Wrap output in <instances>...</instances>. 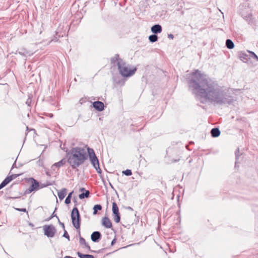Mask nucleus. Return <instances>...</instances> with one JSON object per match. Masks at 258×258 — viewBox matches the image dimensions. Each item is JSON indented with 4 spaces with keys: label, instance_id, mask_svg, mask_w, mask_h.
<instances>
[{
    "label": "nucleus",
    "instance_id": "nucleus-1",
    "mask_svg": "<svg viewBox=\"0 0 258 258\" xmlns=\"http://www.w3.org/2000/svg\"><path fill=\"white\" fill-rule=\"evenodd\" d=\"M89 157L90 162L98 173H101L98 159L94 150L87 146L73 148L69 153L68 161L72 168L75 169L83 164Z\"/></svg>",
    "mask_w": 258,
    "mask_h": 258
},
{
    "label": "nucleus",
    "instance_id": "nucleus-2",
    "mask_svg": "<svg viewBox=\"0 0 258 258\" xmlns=\"http://www.w3.org/2000/svg\"><path fill=\"white\" fill-rule=\"evenodd\" d=\"M190 86L196 90L199 95L206 99H209V95L213 93V87L209 79L198 70L191 75Z\"/></svg>",
    "mask_w": 258,
    "mask_h": 258
},
{
    "label": "nucleus",
    "instance_id": "nucleus-3",
    "mask_svg": "<svg viewBox=\"0 0 258 258\" xmlns=\"http://www.w3.org/2000/svg\"><path fill=\"white\" fill-rule=\"evenodd\" d=\"M118 69L120 74L123 77H129L134 75L136 68H130L122 60H119L117 62Z\"/></svg>",
    "mask_w": 258,
    "mask_h": 258
},
{
    "label": "nucleus",
    "instance_id": "nucleus-4",
    "mask_svg": "<svg viewBox=\"0 0 258 258\" xmlns=\"http://www.w3.org/2000/svg\"><path fill=\"white\" fill-rule=\"evenodd\" d=\"M71 218L74 226L77 229L80 228V217L78 209L77 208H74L71 213Z\"/></svg>",
    "mask_w": 258,
    "mask_h": 258
},
{
    "label": "nucleus",
    "instance_id": "nucleus-5",
    "mask_svg": "<svg viewBox=\"0 0 258 258\" xmlns=\"http://www.w3.org/2000/svg\"><path fill=\"white\" fill-rule=\"evenodd\" d=\"M44 233L48 237H53L56 232L55 227L52 225H46L43 226Z\"/></svg>",
    "mask_w": 258,
    "mask_h": 258
},
{
    "label": "nucleus",
    "instance_id": "nucleus-6",
    "mask_svg": "<svg viewBox=\"0 0 258 258\" xmlns=\"http://www.w3.org/2000/svg\"><path fill=\"white\" fill-rule=\"evenodd\" d=\"M112 212L114 214L113 219L115 222L119 223L120 220L119 209L117 204L115 202L112 203Z\"/></svg>",
    "mask_w": 258,
    "mask_h": 258
},
{
    "label": "nucleus",
    "instance_id": "nucleus-7",
    "mask_svg": "<svg viewBox=\"0 0 258 258\" xmlns=\"http://www.w3.org/2000/svg\"><path fill=\"white\" fill-rule=\"evenodd\" d=\"M20 174H12L7 177L5 180L0 184V189L7 185L13 179L16 178Z\"/></svg>",
    "mask_w": 258,
    "mask_h": 258
},
{
    "label": "nucleus",
    "instance_id": "nucleus-8",
    "mask_svg": "<svg viewBox=\"0 0 258 258\" xmlns=\"http://www.w3.org/2000/svg\"><path fill=\"white\" fill-rule=\"evenodd\" d=\"M31 181V185L29 188V191L30 192L37 190L39 188V184L38 181H37L35 179L33 178H31L30 179Z\"/></svg>",
    "mask_w": 258,
    "mask_h": 258
},
{
    "label": "nucleus",
    "instance_id": "nucleus-9",
    "mask_svg": "<svg viewBox=\"0 0 258 258\" xmlns=\"http://www.w3.org/2000/svg\"><path fill=\"white\" fill-rule=\"evenodd\" d=\"M102 224L106 228H110L112 226L111 220L107 217H104L102 218Z\"/></svg>",
    "mask_w": 258,
    "mask_h": 258
},
{
    "label": "nucleus",
    "instance_id": "nucleus-10",
    "mask_svg": "<svg viewBox=\"0 0 258 258\" xmlns=\"http://www.w3.org/2000/svg\"><path fill=\"white\" fill-rule=\"evenodd\" d=\"M93 107L98 111H102L104 109V104L101 101H95L93 103Z\"/></svg>",
    "mask_w": 258,
    "mask_h": 258
},
{
    "label": "nucleus",
    "instance_id": "nucleus-11",
    "mask_svg": "<svg viewBox=\"0 0 258 258\" xmlns=\"http://www.w3.org/2000/svg\"><path fill=\"white\" fill-rule=\"evenodd\" d=\"M101 237L100 233L98 231H95L92 233L91 238L93 241L97 242L101 238Z\"/></svg>",
    "mask_w": 258,
    "mask_h": 258
},
{
    "label": "nucleus",
    "instance_id": "nucleus-12",
    "mask_svg": "<svg viewBox=\"0 0 258 258\" xmlns=\"http://www.w3.org/2000/svg\"><path fill=\"white\" fill-rule=\"evenodd\" d=\"M151 31L154 33H160L162 32V27L159 25H155L152 27Z\"/></svg>",
    "mask_w": 258,
    "mask_h": 258
},
{
    "label": "nucleus",
    "instance_id": "nucleus-13",
    "mask_svg": "<svg viewBox=\"0 0 258 258\" xmlns=\"http://www.w3.org/2000/svg\"><path fill=\"white\" fill-rule=\"evenodd\" d=\"M79 242L81 245L83 246L84 248H87L88 250H90V246L86 242V240L84 238L80 237Z\"/></svg>",
    "mask_w": 258,
    "mask_h": 258
},
{
    "label": "nucleus",
    "instance_id": "nucleus-14",
    "mask_svg": "<svg viewBox=\"0 0 258 258\" xmlns=\"http://www.w3.org/2000/svg\"><path fill=\"white\" fill-rule=\"evenodd\" d=\"M240 59L244 62H246L249 59V53L241 52L239 55Z\"/></svg>",
    "mask_w": 258,
    "mask_h": 258
},
{
    "label": "nucleus",
    "instance_id": "nucleus-15",
    "mask_svg": "<svg viewBox=\"0 0 258 258\" xmlns=\"http://www.w3.org/2000/svg\"><path fill=\"white\" fill-rule=\"evenodd\" d=\"M67 195V189L63 188L59 191L57 193L58 197L60 200L64 199Z\"/></svg>",
    "mask_w": 258,
    "mask_h": 258
},
{
    "label": "nucleus",
    "instance_id": "nucleus-16",
    "mask_svg": "<svg viewBox=\"0 0 258 258\" xmlns=\"http://www.w3.org/2000/svg\"><path fill=\"white\" fill-rule=\"evenodd\" d=\"M211 133L213 137H217L220 135V132L218 128H214L211 130Z\"/></svg>",
    "mask_w": 258,
    "mask_h": 258
},
{
    "label": "nucleus",
    "instance_id": "nucleus-17",
    "mask_svg": "<svg viewBox=\"0 0 258 258\" xmlns=\"http://www.w3.org/2000/svg\"><path fill=\"white\" fill-rule=\"evenodd\" d=\"M247 52L249 53V59L252 58L258 61V56L253 52L247 50Z\"/></svg>",
    "mask_w": 258,
    "mask_h": 258
},
{
    "label": "nucleus",
    "instance_id": "nucleus-18",
    "mask_svg": "<svg viewBox=\"0 0 258 258\" xmlns=\"http://www.w3.org/2000/svg\"><path fill=\"white\" fill-rule=\"evenodd\" d=\"M234 47V43L230 39H227V48L232 49Z\"/></svg>",
    "mask_w": 258,
    "mask_h": 258
},
{
    "label": "nucleus",
    "instance_id": "nucleus-19",
    "mask_svg": "<svg viewBox=\"0 0 258 258\" xmlns=\"http://www.w3.org/2000/svg\"><path fill=\"white\" fill-rule=\"evenodd\" d=\"M77 254L80 258H94V256L92 255L84 254L80 252H78Z\"/></svg>",
    "mask_w": 258,
    "mask_h": 258
},
{
    "label": "nucleus",
    "instance_id": "nucleus-20",
    "mask_svg": "<svg viewBox=\"0 0 258 258\" xmlns=\"http://www.w3.org/2000/svg\"><path fill=\"white\" fill-rule=\"evenodd\" d=\"M66 161L64 159L61 160L60 161L55 163L53 164V166H56L57 167H60L65 164Z\"/></svg>",
    "mask_w": 258,
    "mask_h": 258
},
{
    "label": "nucleus",
    "instance_id": "nucleus-21",
    "mask_svg": "<svg viewBox=\"0 0 258 258\" xmlns=\"http://www.w3.org/2000/svg\"><path fill=\"white\" fill-rule=\"evenodd\" d=\"M90 192L89 190H86L85 193H82L79 195V197L80 199H83L85 198H88L89 196Z\"/></svg>",
    "mask_w": 258,
    "mask_h": 258
},
{
    "label": "nucleus",
    "instance_id": "nucleus-22",
    "mask_svg": "<svg viewBox=\"0 0 258 258\" xmlns=\"http://www.w3.org/2000/svg\"><path fill=\"white\" fill-rule=\"evenodd\" d=\"M102 209V206L100 205H96L93 208V214L96 215L97 213L98 210H101Z\"/></svg>",
    "mask_w": 258,
    "mask_h": 258
},
{
    "label": "nucleus",
    "instance_id": "nucleus-23",
    "mask_svg": "<svg viewBox=\"0 0 258 258\" xmlns=\"http://www.w3.org/2000/svg\"><path fill=\"white\" fill-rule=\"evenodd\" d=\"M149 39L151 42H154L157 41L158 37L156 35H152L149 36Z\"/></svg>",
    "mask_w": 258,
    "mask_h": 258
},
{
    "label": "nucleus",
    "instance_id": "nucleus-24",
    "mask_svg": "<svg viewBox=\"0 0 258 258\" xmlns=\"http://www.w3.org/2000/svg\"><path fill=\"white\" fill-rule=\"evenodd\" d=\"M122 173L127 176H130L132 174V171L130 169H126L122 171Z\"/></svg>",
    "mask_w": 258,
    "mask_h": 258
},
{
    "label": "nucleus",
    "instance_id": "nucleus-25",
    "mask_svg": "<svg viewBox=\"0 0 258 258\" xmlns=\"http://www.w3.org/2000/svg\"><path fill=\"white\" fill-rule=\"evenodd\" d=\"M233 99H232L231 97H229L228 98H227V103L229 104V105L231 104V103H232L233 102Z\"/></svg>",
    "mask_w": 258,
    "mask_h": 258
},
{
    "label": "nucleus",
    "instance_id": "nucleus-26",
    "mask_svg": "<svg viewBox=\"0 0 258 258\" xmlns=\"http://www.w3.org/2000/svg\"><path fill=\"white\" fill-rule=\"evenodd\" d=\"M239 152V149H237V150L235 152V157H236V162H235V165L237 164V159H238V153Z\"/></svg>",
    "mask_w": 258,
    "mask_h": 258
},
{
    "label": "nucleus",
    "instance_id": "nucleus-27",
    "mask_svg": "<svg viewBox=\"0 0 258 258\" xmlns=\"http://www.w3.org/2000/svg\"><path fill=\"white\" fill-rule=\"evenodd\" d=\"M16 210L18 211H21V212H27V210L25 208H22V209H20V208H16Z\"/></svg>",
    "mask_w": 258,
    "mask_h": 258
},
{
    "label": "nucleus",
    "instance_id": "nucleus-28",
    "mask_svg": "<svg viewBox=\"0 0 258 258\" xmlns=\"http://www.w3.org/2000/svg\"><path fill=\"white\" fill-rule=\"evenodd\" d=\"M71 203V199L67 197L65 200V203L67 204H69Z\"/></svg>",
    "mask_w": 258,
    "mask_h": 258
},
{
    "label": "nucleus",
    "instance_id": "nucleus-29",
    "mask_svg": "<svg viewBox=\"0 0 258 258\" xmlns=\"http://www.w3.org/2000/svg\"><path fill=\"white\" fill-rule=\"evenodd\" d=\"M73 192V191L71 192L69 194V195L68 196V197H68V198H70V199H71V197H72V195Z\"/></svg>",
    "mask_w": 258,
    "mask_h": 258
},
{
    "label": "nucleus",
    "instance_id": "nucleus-30",
    "mask_svg": "<svg viewBox=\"0 0 258 258\" xmlns=\"http://www.w3.org/2000/svg\"><path fill=\"white\" fill-rule=\"evenodd\" d=\"M66 258H73V257H71V256H66Z\"/></svg>",
    "mask_w": 258,
    "mask_h": 258
}]
</instances>
